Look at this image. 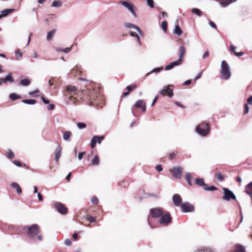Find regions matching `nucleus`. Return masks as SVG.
Returning a JSON list of instances; mask_svg holds the SVG:
<instances>
[{
	"mask_svg": "<svg viewBox=\"0 0 252 252\" xmlns=\"http://www.w3.org/2000/svg\"><path fill=\"white\" fill-rule=\"evenodd\" d=\"M100 88H87L81 91H77L74 86L68 85L64 92L65 96L74 104L82 101L90 105H98V99L102 96L99 94Z\"/></svg>",
	"mask_w": 252,
	"mask_h": 252,
	"instance_id": "f257e3e1",
	"label": "nucleus"
},
{
	"mask_svg": "<svg viewBox=\"0 0 252 252\" xmlns=\"http://www.w3.org/2000/svg\"><path fill=\"white\" fill-rule=\"evenodd\" d=\"M25 228L27 229V236L30 239L34 242L42 241V236L40 234V230L37 224L27 226Z\"/></svg>",
	"mask_w": 252,
	"mask_h": 252,
	"instance_id": "f03ea898",
	"label": "nucleus"
},
{
	"mask_svg": "<svg viewBox=\"0 0 252 252\" xmlns=\"http://www.w3.org/2000/svg\"><path fill=\"white\" fill-rule=\"evenodd\" d=\"M221 78L223 80H227L231 76V72L228 64L225 61H222L221 63L220 70Z\"/></svg>",
	"mask_w": 252,
	"mask_h": 252,
	"instance_id": "7ed1b4c3",
	"label": "nucleus"
},
{
	"mask_svg": "<svg viewBox=\"0 0 252 252\" xmlns=\"http://www.w3.org/2000/svg\"><path fill=\"white\" fill-rule=\"evenodd\" d=\"M196 130L199 134L205 136L210 131V126L208 123H202L196 127Z\"/></svg>",
	"mask_w": 252,
	"mask_h": 252,
	"instance_id": "20e7f679",
	"label": "nucleus"
},
{
	"mask_svg": "<svg viewBox=\"0 0 252 252\" xmlns=\"http://www.w3.org/2000/svg\"><path fill=\"white\" fill-rule=\"evenodd\" d=\"M195 184L198 186L203 187L205 190L213 191L218 189V188L214 186L208 187V185L204 183L203 178H196L195 179Z\"/></svg>",
	"mask_w": 252,
	"mask_h": 252,
	"instance_id": "39448f33",
	"label": "nucleus"
},
{
	"mask_svg": "<svg viewBox=\"0 0 252 252\" xmlns=\"http://www.w3.org/2000/svg\"><path fill=\"white\" fill-rule=\"evenodd\" d=\"M223 196L222 198L226 201H230L231 200H236V197L233 192L228 189L224 188H223Z\"/></svg>",
	"mask_w": 252,
	"mask_h": 252,
	"instance_id": "423d86ee",
	"label": "nucleus"
},
{
	"mask_svg": "<svg viewBox=\"0 0 252 252\" xmlns=\"http://www.w3.org/2000/svg\"><path fill=\"white\" fill-rule=\"evenodd\" d=\"M171 220V217L169 213H162V215L160 216L159 222L162 225H167L170 222Z\"/></svg>",
	"mask_w": 252,
	"mask_h": 252,
	"instance_id": "0eeeda50",
	"label": "nucleus"
},
{
	"mask_svg": "<svg viewBox=\"0 0 252 252\" xmlns=\"http://www.w3.org/2000/svg\"><path fill=\"white\" fill-rule=\"evenodd\" d=\"M135 108H141V110L143 112H145L146 111V103L145 101L143 100L139 99L137 100L135 104L132 108V112L134 113L133 109Z\"/></svg>",
	"mask_w": 252,
	"mask_h": 252,
	"instance_id": "6e6552de",
	"label": "nucleus"
},
{
	"mask_svg": "<svg viewBox=\"0 0 252 252\" xmlns=\"http://www.w3.org/2000/svg\"><path fill=\"white\" fill-rule=\"evenodd\" d=\"M170 172L173 174V176L177 179L181 178L182 172L183 168L180 167H174L170 170Z\"/></svg>",
	"mask_w": 252,
	"mask_h": 252,
	"instance_id": "1a4fd4ad",
	"label": "nucleus"
},
{
	"mask_svg": "<svg viewBox=\"0 0 252 252\" xmlns=\"http://www.w3.org/2000/svg\"><path fill=\"white\" fill-rule=\"evenodd\" d=\"M172 199L174 205H190L189 202H185L182 204V197L178 194L173 195Z\"/></svg>",
	"mask_w": 252,
	"mask_h": 252,
	"instance_id": "9d476101",
	"label": "nucleus"
},
{
	"mask_svg": "<svg viewBox=\"0 0 252 252\" xmlns=\"http://www.w3.org/2000/svg\"><path fill=\"white\" fill-rule=\"evenodd\" d=\"M163 96H168L169 97H172L173 95V90L170 89L168 86L165 87L161 90L159 93Z\"/></svg>",
	"mask_w": 252,
	"mask_h": 252,
	"instance_id": "9b49d317",
	"label": "nucleus"
},
{
	"mask_svg": "<svg viewBox=\"0 0 252 252\" xmlns=\"http://www.w3.org/2000/svg\"><path fill=\"white\" fill-rule=\"evenodd\" d=\"M119 3L127 8L135 17L137 16V15L133 9V5L131 3L126 1H120Z\"/></svg>",
	"mask_w": 252,
	"mask_h": 252,
	"instance_id": "f8f14e48",
	"label": "nucleus"
},
{
	"mask_svg": "<svg viewBox=\"0 0 252 252\" xmlns=\"http://www.w3.org/2000/svg\"><path fill=\"white\" fill-rule=\"evenodd\" d=\"M104 138V137L103 136H94L93 137L91 143V147L92 149L94 148L96 145V143L100 144L102 140H103Z\"/></svg>",
	"mask_w": 252,
	"mask_h": 252,
	"instance_id": "ddd939ff",
	"label": "nucleus"
},
{
	"mask_svg": "<svg viewBox=\"0 0 252 252\" xmlns=\"http://www.w3.org/2000/svg\"><path fill=\"white\" fill-rule=\"evenodd\" d=\"M150 213L153 217L158 218L160 217V216L162 215L163 212L160 209L155 208L152 209L150 210Z\"/></svg>",
	"mask_w": 252,
	"mask_h": 252,
	"instance_id": "4468645a",
	"label": "nucleus"
},
{
	"mask_svg": "<svg viewBox=\"0 0 252 252\" xmlns=\"http://www.w3.org/2000/svg\"><path fill=\"white\" fill-rule=\"evenodd\" d=\"M62 147L60 145H59L57 148L54 152L55 159L56 162L58 163L60 158L61 157Z\"/></svg>",
	"mask_w": 252,
	"mask_h": 252,
	"instance_id": "2eb2a0df",
	"label": "nucleus"
},
{
	"mask_svg": "<svg viewBox=\"0 0 252 252\" xmlns=\"http://www.w3.org/2000/svg\"><path fill=\"white\" fill-rule=\"evenodd\" d=\"M137 87L138 86L136 84H132L131 85L127 86L126 87V90H127V92L123 93L122 95V97H124L127 96L131 92H132L133 90L136 89L137 88Z\"/></svg>",
	"mask_w": 252,
	"mask_h": 252,
	"instance_id": "dca6fc26",
	"label": "nucleus"
},
{
	"mask_svg": "<svg viewBox=\"0 0 252 252\" xmlns=\"http://www.w3.org/2000/svg\"><path fill=\"white\" fill-rule=\"evenodd\" d=\"M182 211L185 213L191 212L194 210L193 206H180Z\"/></svg>",
	"mask_w": 252,
	"mask_h": 252,
	"instance_id": "f3484780",
	"label": "nucleus"
},
{
	"mask_svg": "<svg viewBox=\"0 0 252 252\" xmlns=\"http://www.w3.org/2000/svg\"><path fill=\"white\" fill-rule=\"evenodd\" d=\"M181 64V60H177L176 61H175L174 62L170 63L169 64L166 65L165 67V69L166 70L171 69L175 66L179 65Z\"/></svg>",
	"mask_w": 252,
	"mask_h": 252,
	"instance_id": "a211bd4d",
	"label": "nucleus"
},
{
	"mask_svg": "<svg viewBox=\"0 0 252 252\" xmlns=\"http://www.w3.org/2000/svg\"><path fill=\"white\" fill-rule=\"evenodd\" d=\"M186 52V49L184 46H182L179 48V59L178 60H181V63H182L183 58L185 56Z\"/></svg>",
	"mask_w": 252,
	"mask_h": 252,
	"instance_id": "6ab92c4d",
	"label": "nucleus"
},
{
	"mask_svg": "<svg viewBox=\"0 0 252 252\" xmlns=\"http://www.w3.org/2000/svg\"><path fill=\"white\" fill-rule=\"evenodd\" d=\"M56 209L61 214H65L67 213V209L65 206H55Z\"/></svg>",
	"mask_w": 252,
	"mask_h": 252,
	"instance_id": "aec40b11",
	"label": "nucleus"
},
{
	"mask_svg": "<svg viewBox=\"0 0 252 252\" xmlns=\"http://www.w3.org/2000/svg\"><path fill=\"white\" fill-rule=\"evenodd\" d=\"M1 80L4 83H7V81H9L11 83H12L14 81V78L12 77L11 73H9L4 78H1Z\"/></svg>",
	"mask_w": 252,
	"mask_h": 252,
	"instance_id": "412c9836",
	"label": "nucleus"
},
{
	"mask_svg": "<svg viewBox=\"0 0 252 252\" xmlns=\"http://www.w3.org/2000/svg\"><path fill=\"white\" fill-rule=\"evenodd\" d=\"M125 27H126L127 28L135 29L139 32V33H140V34L142 33V31L140 30V29L136 25H134L129 23H126L125 24Z\"/></svg>",
	"mask_w": 252,
	"mask_h": 252,
	"instance_id": "4be33fe9",
	"label": "nucleus"
},
{
	"mask_svg": "<svg viewBox=\"0 0 252 252\" xmlns=\"http://www.w3.org/2000/svg\"><path fill=\"white\" fill-rule=\"evenodd\" d=\"M236 49V47L235 46H234L233 45H231L230 46V51L233 52L236 56L240 57V56H243L244 54V53L243 52H236L235 51Z\"/></svg>",
	"mask_w": 252,
	"mask_h": 252,
	"instance_id": "5701e85b",
	"label": "nucleus"
},
{
	"mask_svg": "<svg viewBox=\"0 0 252 252\" xmlns=\"http://www.w3.org/2000/svg\"><path fill=\"white\" fill-rule=\"evenodd\" d=\"M11 186L12 188L14 189H15L16 190V191L18 194H20L22 192V189L20 186V185L16 183H12L11 184Z\"/></svg>",
	"mask_w": 252,
	"mask_h": 252,
	"instance_id": "b1692460",
	"label": "nucleus"
},
{
	"mask_svg": "<svg viewBox=\"0 0 252 252\" xmlns=\"http://www.w3.org/2000/svg\"><path fill=\"white\" fill-rule=\"evenodd\" d=\"M13 11V9H7L2 11L1 12V13L0 14V19L6 16Z\"/></svg>",
	"mask_w": 252,
	"mask_h": 252,
	"instance_id": "393cba45",
	"label": "nucleus"
},
{
	"mask_svg": "<svg viewBox=\"0 0 252 252\" xmlns=\"http://www.w3.org/2000/svg\"><path fill=\"white\" fill-rule=\"evenodd\" d=\"M100 159L99 158L97 155L94 156V158L92 160L91 165L96 166L99 164Z\"/></svg>",
	"mask_w": 252,
	"mask_h": 252,
	"instance_id": "a878e982",
	"label": "nucleus"
},
{
	"mask_svg": "<svg viewBox=\"0 0 252 252\" xmlns=\"http://www.w3.org/2000/svg\"><path fill=\"white\" fill-rule=\"evenodd\" d=\"M72 133L70 131H66L63 132V139L67 141L69 140L70 136H71Z\"/></svg>",
	"mask_w": 252,
	"mask_h": 252,
	"instance_id": "bb28decb",
	"label": "nucleus"
},
{
	"mask_svg": "<svg viewBox=\"0 0 252 252\" xmlns=\"http://www.w3.org/2000/svg\"><path fill=\"white\" fill-rule=\"evenodd\" d=\"M57 79L56 78H55V77L51 78L49 80V86L51 87L54 86V88H55L56 87V85H57Z\"/></svg>",
	"mask_w": 252,
	"mask_h": 252,
	"instance_id": "cd10ccee",
	"label": "nucleus"
},
{
	"mask_svg": "<svg viewBox=\"0 0 252 252\" xmlns=\"http://www.w3.org/2000/svg\"><path fill=\"white\" fill-rule=\"evenodd\" d=\"M31 84V81L29 79H22L20 82V84L23 86H28Z\"/></svg>",
	"mask_w": 252,
	"mask_h": 252,
	"instance_id": "c85d7f7f",
	"label": "nucleus"
},
{
	"mask_svg": "<svg viewBox=\"0 0 252 252\" xmlns=\"http://www.w3.org/2000/svg\"><path fill=\"white\" fill-rule=\"evenodd\" d=\"M56 30L55 29H54L48 33L47 36V40L50 41L52 39V38H53L55 33L56 32Z\"/></svg>",
	"mask_w": 252,
	"mask_h": 252,
	"instance_id": "c756f323",
	"label": "nucleus"
},
{
	"mask_svg": "<svg viewBox=\"0 0 252 252\" xmlns=\"http://www.w3.org/2000/svg\"><path fill=\"white\" fill-rule=\"evenodd\" d=\"M9 98L12 100H15L18 99H20L21 98V96L20 95H18L15 93H12L9 95Z\"/></svg>",
	"mask_w": 252,
	"mask_h": 252,
	"instance_id": "7c9ffc66",
	"label": "nucleus"
},
{
	"mask_svg": "<svg viewBox=\"0 0 252 252\" xmlns=\"http://www.w3.org/2000/svg\"><path fill=\"white\" fill-rule=\"evenodd\" d=\"M192 176H191V175L190 173H187L186 175V179L188 182V184L189 185V186H192V183H191V180H192Z\"/></svg>",
	"mask_w": 252,
	"mask_h": 252,
	"instance_id": "2f4dec72",
	"label": "nucleus"
},
{
	"mask_svg": "<svg viewBox=\"0 0 252 252\" xmlns=\"http://www.w3.org/2000/svg\"><path fill=\"white\" fill-rule=\"evenodd\" d=\"M174 33L177 34L178 35H180L182 33V30L178 25H176L175 26V28L174 29Z\"/></svg>",
	"mask_w": 252,
	"mask_h": 252,
	"instance_id": "473e14b6",
	"label": "nucleus"
},
{
	"mask_svg": "<svg viewBox=\"0 0 252 252\" xmlns=\"http://www.w3.org/2000/svg\"><path fill=\"white\" fill-rule=\"evenodd\" d=\"M192 13L197 15L198 16H201L203 15V12L198 8H194L191 10Z\"/></svg>",
	"mask_w": 252,
	"mask_h": 252,
	"instance_id": "72a5a7b5",
	"label": "nucleus"
},
{
	"mask_svg": "<svg viewBox=\"0 0 252 252\" xmlns=\"http://www.w3.org/2000/svg\"><path fill=\"white\" fill-rule=\"evenodd\" d=\"M22 101L28 104H34L36 103V100L35 99H23Z\"/></svg>",
	"mask_w": 252,
	"mask_h": 252,
	"instance_id": "f704fd0d",
	"label": "nucleus"
},
{
	"mask_svg": "<svg viewBox=\"0 0 252 252\" xmlns=\"http://www.w3.org/2000/svg\"><path fill=\"white\" fill-rule=\"evenodd\" d=\"M62 5V1L61 0H54L52 3L53 7H60Z\"/></svg>",
	"mask_w": 252,
	"mask_h": 252,
	"instance_id": "c9c22d12",
	"label": "nucleus"
},
{
	"mask_svg": "<svg viewBox=\"0 0 252 252\" xmlns=\"http://www.w3.org/2000/svg\"><path fill=\"white\" fill-rule=\"evenodd\" d=\"M216 176L217 179L220 181H223L224 179V176L222 175L220 172H217Z\"/></svg>",
	"mask_w": 252,
	"mask_h": 252,
	"instance_id": "e433bc0d",
	"label": "nucleus"
},
{
	"mask_svg": "<svg viewBox=\"0 0 252 252\" xmlns=\"http://www.w3.org/2000/svg\"><path fill=\"white\" fill-rule=\"evenodd\" d=\"M234 252H246L243 247L240 245H237Z\"/></svg>",
	"mask_w": 252,
	"mask_h": 252,
	"instance_id": "4c0bfd02",
	"label": "nucleus"
},
{
	"mask_svg": "<svg viewBox=\"0 0 252 252\" xmlns=\"http://www.w3.org/2000/svg\"><path fill=\"white\" fill-rule=\"evenodd\" d=\"M161 28L162 29V30L165 32H166L167 30V26H168L167 22L165 21H162L161 23Z\"/></svg>",
	"mask_w": 252,
	"mask_h": 252,
	"instance_id": "58836bf2",
	"label": "nucleus"
},
{
	"mask_svg": "<svg viewBox=\"0 0 252 252\" xmlns=\"http://www.w3.org/2000/svg\"><path fill=\"white\" fill-rule=\"evenodd\" d=\"M129 32V34H130V35L131 36H136V38H137V41L138 42L139 44H141L140 37L138 36V35L136 32H131V31H130Z\"/></svg>",
	"mask_w": 252,
	"mask_h": 252,
	"instance_id": "ea45409f",
	"label": "nucleus"
},
{
	"mask_svg": "<svg viewBox=\"0 0 252 252\" xmlns=\"http://www.w3.org/2000/svg\"><path fill=\"white\" fill-rule=\"evenodd\" d=\"M56 50L58 52H63L65 53H67L71 50V48L67 47L64 49L57 48Z\"/></svg>",
	"mask_w": 252,
	"mask_h": 252,
	"instance_id": "a19ab883",
	"label": "nucleus"
},
{
	"mask_svg": "<svg viewBox=\"0 0 252 252\" xmlns=\"http://www.w3.org/2000/svg\"><path fill=\"white\" fill-rule=\"evenodd\" d=\"M7 157L8 158L12 159L14 158V154L11 150H9L7 152Z\"/></svg>",
	"mask_w": 252,
	"mask_h": 252,
	"instance_id": "79ce46f5",
	"label": "nucleus"
},
{
	"mask_svg": "<svg viewBox=\"0 0 252 252\" xmlns=\"http://www.w3.org/2000/svg\"><path fill=\"white\" fill-rule=\"evenodd\" d=\"M162 69H163L162 67L155 68L152 71H151L150 72L148 73L147 74V75H148L149 74H150L151 73H153V72H159L161 70H162Z\"/></svg>",
	"mask_w": 252,
	"mask_h": 252,
	"instance_id": "37998d69",
	"label": "nucleus"
},
{
	"mask_svg": "<svg viewBox=\"0 0 252 252\" xmlns=\"http://www.w3.org/2000/svg\"><path fill=\"white\" fill-rule=\"evenodd\" d=\"M77 127L79 129L84 128L86 127V126H87L86 124H85V123H81V122L78 123L77 124Z\"/></svg>",
	"mask_w": 252,
	"mask_h": 252,
	"instance_id": "c03bdc74",
	"label": "nucleus"
},
{
	"mask_svg": "<svg viewBox=\"0 0 252 252\" xmlns=\"http://www.w3.org/2000/svg\"><path fill=\"white\" fill-rule=\"evenodd\" d=\"M194 252H212L211 250L209 248H205L203 249H198L197 251H194Z\"/></svg>",
	"mask_w": 252,
	"mask_h": 252,
	"instance_id": "a18cd8bd",
	"label": "nucleus"
},
{
	"mask_svg": "<svg viewBox=\"0 0 252 252\" xmlns=\"http://www.w3.org/2000/svg\"><path fill=\"white\" fill-rule=\"evenodd\" d=\"M159 192V190L158 189H157L156 190V193H155L154 192H152V193H147V195H149V196H154L155 197H156L157 198L158 197V194H158Z\"/></svg>",
	"mask_w": 252,
	"mask_h": 252,
	"instance_id": "49530a36",
	"label": "nucleus"
},
{
	"mask_svg": "<svg viewBox=\"0 0 252 252\" xmlns=\"http://www.w3.org/2000/svg\"><path fill=\"white\" fill-rule=\"evenodd\" d=\"M91 202L94 204H97L99 203L98 199L96 196H94L91 199Z\"/></svg>",
	"mask_w": 252,
	"mask_h": 252,
	"instance_id": "de8ad7c7",
	"label": "nucleus"
},
{
	"mask_svg": "<svg viewBox=\"0 0 252 252\" xmlns=\"http://www.w3.org/2000/svg\"><path fill=\"white\" fill-rule=\"evenodd\" d=\"M15 54L19 55V56H17L16 57L17 60H19V58L21 57L22 56V53L20 52V50L19 49H17L16 51L15 52Z\"/></svg>",
	"mask_w": 252,
	"mask_h": 252,
	"instance_id": "09e8293b",
	"label": "nucleus"
},
{
	"mask_svg": "<svg viewBox=\"0 0 252 252\" xmlns=\"http://www.w3.org/2000/svg\"><path fill=\"white\" fill-rule=\"evenodd\" d=\"M148 5L151 8L154 7V2L153 0H147Z\"/></svg>",
	"mask_w": 252,
	"mask_h": 252,
	"instance_id": "8fccbe9b",
	"label": "nucleus"
},
{
	"mask_svg": "<svg viewBox=\"0 0 252 252\" xmlns=\"http://www.w3.org/2000/svg\"><path fill=\"white\" fill-rule=\"evenodd\" d=\"M177 154H178V152H176V153L173 152V153H171L169 156V158L170 160L173 159V158H175Z\"/></svg>",
	"mask_w": 252,
	"mask_h": 252,
	"instance_id": "3c124183",
	"label": "nucleus"
},
{
	"mask_svg": "<svg viewBox=\"0 0 252 252\" xmlns=\"http://www.w3.org/2000/svg\"><path fill=\"white\" fill-rule=\"evenodd\" d=\"M87 220L90 222H94L96 221V219L94 217H93L92 216H88L87 217Z\"/></svg>",
	"mask_w": 252,
	"mask_h": 252,
	"instance_id": "603ef678",
	"label": "nucleus"
},
{
	"mask_svg": "<svg viewBox=\"0 0 252 252\" xmlns=\"http://www.w3.org/2000/svg\"><path fill=\"white\" fill-rule=\"evenodd\" d=\"M249 110V106L248 104H245L244 105V114H246L248 113Z\"/></svg>",
	"mask_w": 252,
	"mask_h": 252,
	"instance_id": "864d4df0",
	"label": "nucleus"
},
{
	"mask_svg": "<svg viewBox=\"0 0 252 252\" xmlns=\"http://www.w3.org/2000/svg\"><path fill=\"white\" fill-rule=\"evenodd\" d=\"M86 155V152H81V153H79V155H78V159L79 160H81L83 158V157Z\"/></svg>",
	"mask_w": 252,
	"mask_h": 252,
	"instance_id": "5fc2aeb1",
	"label": "nucleus"
},
{
	"mask_svg": "<svg viewBox=\"0 0 252 252\" xmlns=\"http://www.w3.org/2000/svg\"><path fill=\"white\" fill-rule=\"evenodd\" d=\"M13 163H14V164H15L17 166L20 167V166H22L21 162L20 161H18V160H14L13 161Z\"/></svg>",
	"mask_w": 252,
	"mask_h": 252,
	"instance_id": "6e6d98bb",
	"label": "nucleus"
},
{
	"mask_svg": "<svg viewBox=\"0 0 252 252\" xmlns=\"http://www.w3.org/2000/svg\"><path fill=\"white\" fill-rule=\"evenodd\" d=\"M64 243L66 246H70L72 244V242L70 240L66 239L65 240Z\"/></svg>",
	"mask_w": 252,
	"mask_h": 252,
	"instance_id": "4d7b16f0",
	"label": "nucleus"
},
{
	"mask_svg": "<svg viewBox=\"0 0 252 252\" xmlns=\"http://www.w3.org/2000/svg\"><path fill=\"white\" fill-rule=\"evenodd\" d=\"M41 99L42 100L43 102L45 104H49V100L48 99H46L44 96H41Z\"/></svg>",
	"mask_w": 252,
	"mask_h": 252,
	"instance_id": "13d9d810",
	"label": "nucleus"
},
{
	"mask_svg": "<svg viewBox=\"0 0 252 252\" xmlns=\"http://www.w3.org/2000/svg\"><path fill=\"white\" fill-rule=\"evenodd\" d=\"M209 24H210V25L212 28H215V29H217V27L216 25L215 24V23L214 22H213V21H210V22H209Z\"/></svg>",
	"mask_w": 252,
	"mask_h": 252,
	"instance_id": "bf43d9fd",
	"label": "nucleus"
},
{
	"mask_svg": "<svg viewBox=\"0 0 252 252\" xmlns=\"http://www.w3.org/2000/svg\"><path fill=\"white\" fill-rule=\"evenodd\" d=\"M156 169L158 172H160L162 170V168L160 165H157Z\"/></svg>",
	"mask_w": 252,
	"mask_h": 252,
	"instance_id": "052dcab7",
	"label": "nucleus"
},
{
	"mask_svg": "<svg viewBox=\"0 0 252 252\" xmlns=\"http://www.w3.org/2000/svg\"><path fill=\"white\" fill-rule=\"evenodd\" d=\"M247 102L250 105H252V95L250 96L247 99Z\"/></svg>",
	"mask_w": 252,
	"mask_h": 252,
	"instance_id": "680f3d73",
	"label": "nucleus"
},
{
	"mask_svg": "<svg viewBox=\"0 0 252 252\" xmlns=\"http://www.w3.org/2000/svg\"><path fill=\"white\" fill-rule=\"evenodd\" d=\"M209 56V52L208 51H207L205 54H204V55L203 56L202 58L203 59H205L206 58H207Z\"/></svg>",
	"mask_w": 252,
	"mask_h": 252,
	"instance_id": "e2e57ef3",
	"label": "nucleus"
},
{
	"mask_svg": "<svg viewBox=\"0 0 252 252\" xmlns=\"http://www.w3.org/2000/svg\"><path fill=\"white\" fill-rule=\"evenodd\" d=\"M37 196H38V198L39 200H40V201H42L43 200L42 195L40 192L38 193Z\"/></svg>",
	"mask_w": 252,
	"mask_h": 252,
	"instance_id": "0e129e2a",
	"label": "nucleus"
},
{
	"mask_svg": "<svg viewBox=\"0 0 252 252\" xmlns=\"http://www.w3.org/2000/svg\"><path fill=\"white\" fill-rule=\"evenodd\" d=\"M191 83V80H188L186 81H185L184 83V85H189V84H190Z\"/></svg>",
	"mask_w": 252,
	"mask_h": 252,
	"instance_id": "69168bd1",
	"label": "nucleus"
},
{
	"mask_svg": "<svg viewBox=\"0 0 252 252\" xmlns=\"http://www.w3.org/2000/svg\"><path fill=\"white\" fill-rule=\"evenodd\" d=\"M158 99V96H156L155 97V98H154V100H153V102L152 103V106H153L154 105V104L157 102Z\"/></svg>",
	"mask_w": 252,
	"mask_h": 252,
	"instance_id": "338daca9",
	"label": "nucleus"
},
{
	"mask_svg": "<svg viewBox=\"0 0 252 252\" xmlns=\"http://www.w3.org/2000/svg\"><path fill=\"white\" fill-rule=\"evenodd\" d=\"M71 176V173H69L66 177V179L68 182H69Z\"/></svg>",
	"mask_w": 252,
	"mask_h": 252,
	"instance_id": "774afa93",
	"label": "nucleus"
}]
</instances>
